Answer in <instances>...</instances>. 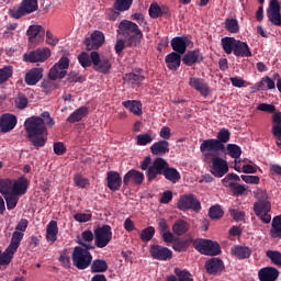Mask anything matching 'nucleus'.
I'll return each mask as SVG.
<instances>
[{
  "instance_id": "f257e3e1",
  "label": "nucleus",
  "mask_w": 281,
  "mask_h": 281,
  "mask_svg": "<svg viewBox=\"0 0 281 281\" xmlns=\"http://www.w3.org/2000/svg\"><path fill=\"white\" fill-rule=\"evenodd\" d=\"M47 126H54V119L49 115V112H43L40 116H32L24 123L30 142L36 148H43L47 142Z\"/></svg>"
},
{
  "instance_id": "f03ea898",
  "label": "nucleus",
  "mask_w": 281,
  "mask_h": 281,
  "mask_svg": "<svg viewBox=\"0 0 281 281\" xmlns=\"http://www.w3.org/2000/svg\"><path fill=\"white\" fill-rule=\"evenodd\" d=\"M119 34H121L128 45H137L142 41L144 34L137 24L124 20L119 25Z\"/></svg>"
},
{
  "instance_id": "7ed1b4c3",
  "label": "nucleus",
  "mask_w": 281,
  "mask_h": 281,
  "mask_svg": "<svg viewBox=\"0 0 281 281\" xmlns=\"http://www.w3.org/2000/svg\"><path fill=\"white\" fill-rule=\"evenodd\" d=\"M27 192V179L21 177L12 181L11 179H0V193L3 196L8 194H25Z\"/></svg>"
},
{
  "instance_id": "20e7f679",
  "label": "nucleus",
  "mask_w": 281,
  "mask_h": 281,
  "mask_svg": "<svg viewBox=\"0 0 281 281\" xmlns=\"http://www.w3.org/2000/svg\"><path fill=\"white\" fill-rule=\"evenodd\" d=\"M23 236V233L13 232L9 247L3 254L0 252V267H5L7 265H10V262H12V258H14L16 249H19V246L21 245Z\"/></svg>"
},
{
  "instance_id": "39448f33",
  "label": "nucleus",
  "mask_w": 281,
  "mask_h": 281,
  "mask_svg": "<svg viewBox=\"0 0 281 281\" xmlns=\"http://www.w3.org/2000/svg\"><path fill=\"white\" fill-rule=\"evenodd\" d=\"M36 10H38V0H23L20 5L11 8L9 14L12 19H21Z\"/></svg>"
},
{
  "instance_id": "423d86ee",
  "label": "nucleus",
  "mask_w": 281,
  "mask_h": 281,
  "mask_svg": "<svg viewBox=\"0 0 281 281\" xmlns=\"http://www.w3.org/2000/svg\"><path fill=\"white\" fill-rule=\"evenodd\" d=\"M91 252L89 249L82 247H76L72 252V262L77 269H87L91 265Z\"/></svg>"
},
{
  "instance_id": "0eeeda50",
  "label": "nucleus",
  "mask_w": 281,
  "mask_h": 281,
  "mask_svg": "<svg viewBox=\"0 0 281 281\" xmlns=\"http://www.w3.org/2000/svg\"><path fill=\"white\" fill-rule=\"evenodd\" d=\"M194 248L204 256H218L221 254V245L210 239H198L193 243Z\"/></svg>"
},
{
  "instance_id": "6e6552de",
  "label": "nucleus",
  "mask_w": 281,
  "mask_h": 281,
  "mask_svg": "<svg viewBox=\"0 0 281 281\" xmlns=\"http://www.w3.org/2000/svg\"><path fill=\"white\" fill-rule=\"evenodd\" d=\"M178 210L186 212L187 210H193V212H201V202L194 196V194H184L178 199Z\"/></svg>"
},
{
  "instance_id": "1a4fd4ad",
  "label": "nucleus",
  "mask_w": 281,
  "mask_h": 281,
  "mask_svg": "<svg viewBox=\"0 0 281 281\" xmlns=\"http://www.w3.org/2000/svg\"><path fill=\"white\" fill-rule=\"evenodd\" d=\"M112 238L113 232H111V226L109 225H103L94 231V240L99 249L106 247Z\"/></svg>"
},
{
  "instance_id": "9d476101",
  "label": "nucleus",
  "mask_w": 281,
  "mask_h": 281,
  "mask_svg": "<svg viewBox=\"0 0 281 281\" xmlns=\"http://www.w3.org/2000/svg\"><path fill=\"white\" fill-rule=\"evenodd\" d=\"M69 69V58L61 57L49 70L48 77L50 80H63L67 76Z\"/></svg>"
},
{
  "instance_id": "9b49d317",
  "label": "nucleus",
  "mask_w": 281,
  "mask_h": 281,
  "mask_svg": "<svg viewBox=\"0 0 281 281\" xmlns=\"http://www.w3.org/2000/svg\"><path fill=\"white\" fill-rule=\"evenodd\" d=\"M222 148H223V145L221 144V142H218V139L203 140L200 146V150L206 159H210V157L212 158L216 157L218 150H221Z\"/></svg>"
},
{
  "instance_id": "f8f14e48",
  "label": "nucleus",
  "mask_w": 281,
  "mask_h": 281,
  "mask_svg": "<svg viewBox=\"0 0 281 281\" xmlns=\"http://www.w3.org/2000/svg\"><path fill=\"white\" fill-rule=\"evenodd\" d=\"M91 60L95 71H99V74H109V69H111L109 57L100 55L98 52H92Z\"/></svg>"
},
{
  "instance_id": "ddd939ff",
  "label": "nucleus",
  "mask_w": 281,
  "mask_h": 281,
  "mask_svg": "<svg viewBox=\"0 0 281 281\" xmlns=\"http://www.w3.org/2000/svg\"><path fill=\"white\" fill-rule=\"evenodd\" d=\"M49 56H52V50L47 47H43L24 54L23 58L25 63H45Z\"/></svg>"
},
{
  "instance_id": "4468645a",
  "label": "nucleus",
  "mask_w": 281,
  "mask_h": 281,
  "mask_svg": "<svg viewBox=\"0 0 281 281\" xmlns=\"http://www.w3.org/2000/svg\"><path fill=\"white\" fill-rule=\"evenodd\" d=\"M29 36V43L31 47H36V45H41L45 38V30L41 25H31L26 31Z\"/></svg>"
},
{
  "instance_id": "2eb2a0df",
  "label": "nucleus",
  "mask_w": 281,
  "mask_h": 281,
  "mask_svg": "<svg viewBox=\"0 0 281 281\" xmlns=\"http://www.w3.org/2000/svg\"><path fill=\"white\" fill-rule=\"evenodd\" d=\"M229 172V166L227 161L218 156L212 158L211 173L218 179L225 177V173Z\"/></svg>"
},
{
  "instance_id": "dca6fc26",
  "label": "nucleus",
  "mask_w": 281,
  "mask_h": 281,
  "mask_svg": "<svg viewBox=\"0 0 281 281\" xmlns=\"http://www.w3.org/2000/svg\"><path fill=\"white\" fill-rule=\"evenodd\" d=\"M168 167V161L164 158H156L149 166L147 171V177L149 181L157 179V175H164L166 168Z\"/></svg>"
},
{
  "instance_id": "f3484780",
  "label": "nucleus",
  "mask_w": 281,
  "mask_h": 281,
  "mask_svg": "<svg viewBox=\"0 0 281 281\" xmlns=\"http://www.w3.org/2000/svg\"><path fill=\"white\" fill-rule=\"evenodd\" d=\"M255 214L259 216L262 223H271V203L268 201H258L254 205Z\"/></svg>"
},
{
  "instance_id": "a211bd4d",
  "label": "nucleus",
  "mask_w": 281,
  "mask_h": 281,
  "mask_svg": "<svg viewBox=\"0 0 281 281\" xmlns=\"http://www.w3.org/2000/svg\"><path fill=\"white\" fill-rule=\"evenodd\" d=\"M268 19L272 25H281L280 2L271 0L268 8Z\"/></svg>"
},
{
  "instance_id": "6ab92c4d",
  "label": "nucleus",
  "mask_w": 281,
  "mask_h": 281,
  "mask_svg": "<svg viewBox=\"0 0 281 281\" xmlns=\"http://www.w3.org/2000/svg\"><path fill=\"white\" fill-rule=\"evenodd\" d=\"M87 49H99L104 45V34L100 31H94L90 37L85 40Z\"/></svg>"
},
{
  "instance_id": "aec40b11",
  "label": "nucleus",
  "mask_w": 281,
  "mask_h": 281,
  "mask_svg": "<svg viewBox=\"0 0 281 281\" xmlns=\"http://www.w3.org/2000/svg\"><path fill=\"white\" fill-rule=\"evenodd\" d=\"M150 256L151 258H154L155 260H170V258H172V250L159 246V245H153L150 247Z\"/></svg>"
},
{
  "instance_id": "412c9836",
  "label": "nucleus",
  "mask_w": 281,
  "mask_h": 281,
  "mask_svg": "<svg viewBox=\"0 0 281 281\" xmlns=\"http://www.w3.org/2000/svg\"><path fill=\"white\" fill-rule=\"evenodd\" d=\"M16 116L14 114H3L0 117V132L1 133H10V131H14L16 126Z\"/></svg>"
},
{
  "instance_id": "4be33fe9",
  "label": "nucleus",
  "mask_w": 281,
  "mask_h": 281,
  "mask_svg": "<svg viewBox=\"0 0 281 281\" xmlns=\"http://www.w3.org/2000/svg\"><path fill=\"white\" fill-rule=\"evenodd\" d=\"M189 87L199 91L201 95L207 98L210 95V87L206 85L205 80L196 77H191L189 79Z\"/></svg>"
},
{
  "instance_id": "5701e85b",
  "label": "nucleus",
  "mask_w": 281,
  "mask_h": 281,
  "mask_svg": "<svg viewBox=\"0 0 281 281\" xmlns=\"http://www.w3.org/2000/svg\"><path fill=\"white\" fill-rule=\"evenodd\" d=\"M227 153H228L229 157L235 159L234 160V170H236V172H240V164L243 160H238V159H240V155H243V150L240 149V147H238V145L228 144Z\"/></svg>"
},
{
  "instance_id": "b1692460",
  "label": "nucleus",
  "mask_w": 281,
  "mask_h": 281,
  "mask_svg": "<svg viewBox=\"0 0 281 281\" xmlns=\"http://www.w3.org/2000/svg\"><path fill=\"white\" fill-rule=\"evenodd\" d=\"M190 45V40L186 36L182 37H173L171 41V47L173 52H177L180 56L186 54V49Z\"/></svg>"
},
{
  "instance_id": "393cba45",
  "label": "nucleus",
  "mask_w": 281,
  "mask_h": 281,
  "mask_svg": "<svg viewBox=\"0 0 281 281\" xmlns=\"http://www.w3.org/2000/svg\"><path fill=\"white\" fill-rule=\"evenodd\" d=\"M144 182V173L135 169L130 170L123 178L124 186L134 183V186H139Z\"/></svg>"
},
{
  "instance_id": "a878e982",
  "label": "nucleus",
  "mask_w": 281,
  "mask_h": 281,
  "mask_svg": "<svg viewBox=\"0 0 281 281\" xmlns=\"http://www.w3.org/2000/svg\"><path fill=\"white\" fill-rule=\"evenodd\" d=\"M108 188L112 190V192H116L122 188V177L117 173V171H109L106 175Z\"/></svg>"
},
{
  "instance_id": "bb28decb",
  "label": "nucleus",
  "mask_w": 281,
  "mask_h": 281,
  "mask_svg": "<svg viewBox=\"0 0 281 281\" xmlns=\"http://www.w3.org/2000/svg\"><path fill=\"white\" fill-rule=\"evenodd\" d=\"M46 240L49 245H54L58 240V222L50 221L46 226Z\"/></svg>"
},
{
  "instance_id": "cd10ccee",
  "label": "nucleus",
  "mask_w": 281,
  "mask_h": 281,
  "mask_svg": "<svg viewBox=\"0 0 281 281\" xmlns=\"http://www.w3.org/2000/svg\"><path fill=\"white\" fill-rule=\"evenodd\" d=\"M258 276L260 281H276L280 272L276 268L267 267L260 269Z\"/></svg>"
},
{
  "instance_id": "c85d7f7f",
  "label": "nucleus",
  "mask_w": 281,
  "mask_h": 281,
  "mask_svg": "<svg viewBox=\"0 0 281 281\" xmlns=\"http://www.w3.org/2000/svg\"><path fill=\"white\" fill-rule=\"evenodd\" d=\"M43 78V68H33L25 75V82L30 87H34V85L38 83Z\"/></svg>"
},
{
  "instance_id": "c756f323",
  "label": "nucleus",
  "mask_w": 281,
  "mask_h": 281,
  "mask_svg": "<svg viewBox=\"0 0 281 281\" xmlns=\"http://www.w3.org/2000/svg\"><path fill=\"white\" fill-rule=\"evenodd\" d=\"M165 63L171 71H177L181 67V55L179 53H170L166 56Z\"/></svg>"
},
{
  "instance_id": "7c9ffc66",
  "label": "nucleus",
  "mask_w": 281,
  "mask_h": 281,
  "mask_svg": "<svg viewBox=\"0 0 281 281\" xmlns=\"http://www.w3.org/2000/svg\"><path fill=\"white\" fill-rule=\"evenodd\" d=\"M234 55L239 58H251V49L249 48V45L245 42H240L237 40V44L234 49Z\"/></svg>"
},
{
  "instance_id": "2f4dec72",
  "label": "nucleus",
  "mask_w": 281,
  "mask_h": 281,
  "mask_svg": "<svg viewBox=\"0 0 281 281\" xmlns=\"http://www.w3.org/2000/svg\"><path fill=\"white\" fill-rule=\"evenodd\" d=\"M153 155L164 156L170 153V144L167 140H158L150 146Z\"/></svg>"
},
{
  "instance_id": "473e14b6",
  "label": "nucleus",
  "mask_w": 281,
  "mask_h": 281,
  "mask_svg": "<svg viewBox=\"0 0 281 281\" xmlns=\"http://www.w3.org/2000/svg\"><path fill=\"white\" fill-rule=\"evenodd\" d=\"M87 115H89V109L87 106H81L68 116L67 122H69V124H76V122L82 121Z\"/></svg>"
},
{
  "instance_id": "72a5a7b5",
  "label": "nucleus",
  "mask_w": 281,
  "mask_h": 281,
  "mask_svg": "<svg viewBox=\"0 0 281 281\" xmlns=\"http://www.w3.org/2000/svg\"><path fill=\"white\" fill-rule=\"evenodd\" d=\"M122 105L127 109L130 113H133V115H142L144 113L142 102L137 100L123 101Z\"/></svg>"
},
{
  "instance_id": "f704fd0d",
  "label": "nucleus",
  "mask_w": 281,
  "mask_h": 281,
  "mask_svg": "<svg viewBox=\"0 0 281 281\" xmlns=\"http://www.w3.org/2000/svg\"><path fill=\"white\" fill-rule=\"evenodd\" d=\"M231 254L239 260H245L251 256V249L247 246H234Z\"/></svg>"
},
{
  "instance_id": "c9c22d12",
  "label": "nucleus",
  "mask_w": 281,
  "mask_h": 281,
  "mask_svg": "<svg viewBox=\"0 0 281 281\" xmlns=\"http://www.w3.org/2000/svg\"><path fill=\"white\" fill-rule=\"evenodd\" d=\"M207 273H218L224 269L223 261L218 258H212L205 263Z\"/></svg>"
},
{
  "instance_id": "e433bc0d",
  "label": "nucleus",
  "mask_w": 281,
  "mask_h": 281,
  "mask_svg": "<svg viewBox=\"0 0 281 281\" xmlns=\"http://www.w3.org/2000/svg\"><path fill=\"white\" fill-rule=\"evenodd\" d=\"M201 60H203V55L199 50L189 52L182 58L184 65H188L189 67L195 63H201Z\"/></svg>"
},
{
  "instance_id": "4c0bfd02",
  "label": "nucleus",
  "mask_w": 281,
  "mask_h": 281,
  "mask_svg": "<svg viewBox=\"0 0 281 281\" xmlns=\"http://www.w3.org/2000/svg\"><path fill=\"white\" fill-rule=\"evenodd\" d=\"M93 233L91 231H85L81 234V238H78V244L85 249H93Z\"/></svg>"
},
{
  "instance_id": "58836bf2",
  "label": "nucleus",
  "mask_w": 281,
  "mask_h": 281,
  "mask_svg": "<svg viewBox=\"0 0 281 281\" xmlns=\"http://www.w3.org/2000/svg\"><path fill=\"white\" fill-rule=\"evenodd\" d=\"M272 134L276 139H281V113L274 112L272 115Z\"/></svg>"
},
{
  "instance_id": "ea45409f",
  "label": "nucleus",
  "mask_w": 281,
  "mask_h": 281,
  "mask_svg": "<svg viewBox=\"0 0 281 281\" xmlns=\"http://www.w3.org/2000/svg\"><path fill=\"white\" fill-rule=\"evenodd\" d=\"M221 43L225 54H234L238 40L234 37H224L222 38Z\"/></svg>"
},
{
  "instance_id": "a19ab883",
  "label": "nucleus",
  "mask_w": 281,
  "mask_h": 281,
  "mask_svg": "<svg viewBox=\"0 0 281 281\" xmlns=\"http://www.w3.org/2000/svg\"><path fill=\"white\" fill-rule=\"evenodd\" d=\"M164 177L167 181H171V183H177L181 179V173L175 168H171L169 165L164 171Z\"/></svg>"
},
{
  "instance_id": "79ce46f5",
  "label": "nucleus",
  "mask_w": 281,
  "mask_h": 281,
  "mask_svg": "<svg viewBox=\"0 0 281 281\" xmlns=\"http://www.w3.org/2000/svg\"><path fill=\"white\" fill-rule=\"evenodd\" d=\"M189 229L190 224H188V222L183 220H178L172 226V232L177 236H183V234H186V232H188Z\"/></svg>"
},
{
  "instance_id": "37998d69",
  "label": "nucleus",
  "mask_w": 281,
  "mask_h": 281,
  "mask_svg": "<svg viewBox=\"0 0 281 281\" xmlns=\"http://www.w3.org/2000/svg\"><path fill=\"white\" fill-rule=\"evenodd\" d=\"M270 236L272 238H281V214L273 217L270 228Z\"/></svg>"
},
{
  "instance_id": "c03bdc74",
  "label": "nucleus",
  "mask_w": 281,
  "mask_h": 281,
  "mask_svg": "<svg viewBox=\"0 0 281 281\" xmlns=\"http://www.w3.org/2000/svg\"><path fill=\"white\" fill-rule=\"evenodd\" d=\"M153 142H155V136L150 133H142L136 136L137 146H148V144H153Z\"/></svg>"
},
{
  "instance_id": "a18cd8bd",
  "label": "nucleus",
  "mask_w": 281,
  "mask_h": 281,
  "mask_svg": "<svg viewBox=\"0 0 281 281\" xmlns=\"http://www.w3.org/2000/svg\"><path fill=\"white\" fill-rule=\"evenodd\" d=\"M225 30L229 32V34H238L240 32V26L238 25V20L234 18H228L224 22Z\"/></svg>"
},
{
  "instance_id": "49530a36",
  "label": "nucleus",
  "mask_w": 281,
  "mask_h": 281,
  "mask_svg": "<svg viewBox=\"0 0 281 281\" xmlns=\"http://www.w3.org/2000/svg\"><path fill=\"white\" fill-rule=\"evenodd\" d=\"M240 181V177L236 173H228L223 180L222 183L225 188H236L238 182Z\"/></svg>"
},
{
  "instance_id": "de8ad7c7",
  "label": "nucleus",
  "mask_w": 281,
  "mask_h": 281,
  "mask_svg": "<svg viewBox=\"0 0 281 281\" xmlns=\"http://www.w3.org/2000/svg\"><path fill=\"white\" fill-rule=\"evenodd\" d=\"M257 88L261 91H267L269 89H276V81L270 77H263L258 83Z\"/></svg>"
},
{
  "instance_id": "09e8293b",
  "label": "nucleus",
  "mask_w": 281,
  "mask_h": 281,
  "mask_svg": "<svg viewBox=\"0 0 281 281\" xmlns=\"http://www.w3.org/2000/svg\"><path fill=\"white\" fill-rule=\"evenodd\" d=\"M25 193H9L8 195H4L8 210H14L16 207V203H19V196Z\"/></svg>"
},
{
  "instance_id": "8fccbe9b",
  "label": "nucleus",
  "mask_w": 281,
  "mask_h": 281,
  "mask_svg": "<svg viewBox=\"0 0 281 281\" xmlns=\"http://www.w3.org/2000/svg\"><path fill=\"white\" fill-rule=\"evenodd\" d=\"M109 269V265H106V261L102 259H97L92 262L91 271L92 273H104Z\"/></svg>"
},
{
  "instance_id": "3c124183",
  "label": "nucleus",
  "mask_w": 281,
  "mask_h": 281,
  "mask_svg": "<svg viewBox=\"0 0 281 281\" xmlns=\"http://www.w3.org/2000/svg\"><path fill=\"white\" fill-rule=\"evenodd\" d=\"M14 69L12 66H4L0 69V85H3L4 82H8L10 78H12Z\"/></svg>"
},
{
  "instance_id": "603ef678",
  "label": "nucleus",
  "mask_w": 281,
  "mask_h": 281,
  "mask_svg": "<svg viewBox=\"0 0 281 281\" xmlns=\"http://www.w3.org/2000/svg\"><path fill=\"white\" fill-rule=\"evenodd\" d=\"M223 214L225 213L223 212L221 205H213L210 207L209 216L212 218V221H218V218H223Z\"/></svg>"
},
{
  "instance_id": "864d4df0",
  "label": "nucleus",
  "mask_w": 281,
  "mask_h": 281,
  "mask_svg": "<svg viewBox=\"0 0 281 281\" xmlns=\"http://www.w3.org/2000/svg\"><path fill=\"white\" fill-rule=\"evenodd\" d=\"M131 5H133V0H116L114 3V8L119 12H126L131 9Z\"/></svg>"
},
{
  "instance_id": "5fc2aeb1",
  "label": "nucleus",
  "mask_w": 281,
  "mask_h": 281,
  "mask_svg": "<svg viewBox=\"0 0 281 281\" xmlns=\"http://www.w3.org/2000/svg\"><path fill=\"white\" fill-rule=\"evenodd\" d=\"M175 273L178 278V281H194L192 274L187 270H181L179 268L175 269Z\"/></svg>"
},
{
  "instance_id": "6e6d98bb",
  "label": "nucleus",
  "mask_w": 281,
  "mask_h": 281,
  "mask_svg": "<svg viewBox=\"0 0 281 281\" xmlns=\"http://www.w3.org/2000/svg\"><path fill=\"white\" fill-rule=\"evenodd\" d=\"M139 236L140 239H143L145 243H148V240H151L153 236H155V227L148 226L140 232Z\"/></svg>"
},
{
  "instance_id": "4d7b16f0",
  "label": "nucleus",
  "mask_w": 281,
  "mask_h": 281,
  "mask_svg": "<svg viewBox=\"0 0 281 281\" xmlns=\"http://www.w3.org/2000/svg\"><path fill=\"white\" fill-rule=\"evenodd\" d=\"M78 60H79L80 65L83 67H91V65H93V60L91 59V53H90V55L87 53H81L78 56Z\"/></svg>"
},
{
  "instance_id": "13d9d810",
  "label": "nucleus",
  "mask_w": 281,
  "mask_h": 281,
  "mask_svg": "<svg viewBox=\"0 0 281 281\" xmlns=\"http://www.w3.org/2000/svg\"><path fill=\"white\" fill-rule=\"evenodd\" d=\"M267 257L271 259V262H273V265H277L278 267H281V254H280V251L268 250L267 251Z\"/></svg>"
},
{
  "instance_id": "bf43d9fd",
  "label": "nucleus",
  "mask_w": 281,
  "mask_h": 281,
  "mask_svg": "<svg viewBox=\"0 0 281 281\" xmlns=\"http://www.w3.org/2000/svg\"><path fill=\"white\" fill-rule=\"evenodd\" d=\"M191 243H192V238H190L188 240H183V241H176L172 245V249H175V251H186V249H188V247H190Z\"/></svg>"
},
{
  "instance_id": "052dcab7",
  "label": "nucleus",
  "mask_w": 281,
  "mask_h": 281,
  "mask_svg": "<svg viewBox=\"0 0 281 281\" xmlns=\"http://www.w3.org/2000/svg\"><path fill=\"white\" fill-rule=\"evenodd\" d=\"M240 172H244L245 175H256V172H258V166L244 164L240 166Z\"/></svg>"
},
{
  "instance_id": "680f3d73",
  "label": "nucleus",
  "mask_w": 281,
  "mask_h": 281,
  "mask_svg": "<svg viewBox=\"0 0 281 281\" xmlns=\"http://www.w3.org/2000/svg\"><path fill=\"white\" fill-rule=\"evenodd\" d=\"M74 183L77 188H87L89 186V179L82 177L81 175H77L74 178Z\"/></svg>"
},
{
  "instance_id": "e2e57ef3",
  "label": "nucleus",
  "mask_w": 281,
  "mask_h": 281,
  "mask_svg": "<svg viewBox=\"0 0 281 281\" xmlns=\"http://www.w3.org/2000/svg\"><path fill=\"white\" fill-rule=\"evenodd\" d=\"M229 131L222 128L217 133V142H220V144H227V142H229Z\"/></svg>"
},
{
  "instance_id": "0e129e2a",
  "label": "nucleus",
  "mask_w": 281,
  "mask_h": 281,
  "mask_svg": "<svg viewBox=\"0 0 281 281\" xmlns=\"http://www.w3.org/2000/svg\"><path fill=\"white\" fill-rule=\"evenodd\" d=\"M240 179H243L245 183H250L251 186H258V183H260V177L258 176L241 175Z\"/></svg>"
},
{
  "instance_id": "69168bd1",
  "label": "nucleus",
  "mask_w": 281,
  "mask_h": 281,
  "mask_svg": "<svg viewBox=\"0 0 281 281\" xmlns=\"http://www.w3.org/2000/svg\"><path fill=\"white\" fill-rule=\"evenodd\" d=\"M91 213H77L74 215V218L77 223H89V221H91Z\"/></svg>"
},
{
  "instance_id": "338daca9",
  "label": "nucleus",
  "mask_w": 281,
  "mask_h": 281,
  "mask_svg": "<svg viewBox=\"0 0 281 281\" xmlns=\"http://www.w3.org/2000/svg\"><path fill=\"white\" fill-rule=\"evenodd\" d=\"M126 79L128 80V82L131 85H139L140 82L144 81V77L140 75H136V74L126 75Z\"/></svg>"
},
{
  "instance_id": "774afa93",
  "label": "nucleus",
  "mask_w": 281,
  "mask_h": 281,
  "mask_svg": "<svg viewBox=\"0 0 281 281\" xmlns=\"http://www.w3.org/2000/svg\"><path fill=\"white\" fill-rule=\"evenodd\" d=\"M15 106L20 110L25 109L27 106V98H25L23 94H19L15 98Z\"/></svg>"
}]
</instances>
